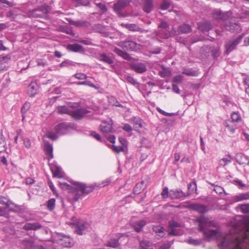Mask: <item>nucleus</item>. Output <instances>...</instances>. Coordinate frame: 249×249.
Instances as JSON below:
<instances>
[{"label":"nucleus","mask_w":249,"mask_h":249,"mask_svg":"<svg viewBox=\"0 0 249 249\" xmlns=\"http://www.w3.org/2000/svg\"><path fill=\"white\" fill-rule=\"evenodd\" d=\"M44 151L46 155L49 157V159L53 158V147L51 144L49 142H44Z\"/></svg>","instance_id":"23"},{"label":"nucleus","mask_w":249,"mask_h":249,"mask_svg":"<svg viewBox=\"0 0 249 249\" xmlns=\"http://www.w3.org/2000/svg\"><path fill=\"white\" fill-rule=\"evenodd\" d=\"M228 156L229 158H224L219 160L220 165L224 166L231 162L232 158L231 155H229Z\"/></svg>","instance_id":"51"},{"label":"nucleus","mask_w":249,"mask_h":249,"mask_svg":"<svg viewBox=\"0 0 249 249\" xmlns=\"http://www.w3.org/2000/svg\"><path fill=\"white\" fill-rule=\"evenodd\" d=\"M126 81L134 86L139 87V83L132 77L130 76H127L126 77Z\"/></svg>","instance_id":"54"},{"label":"nucleus","mask_w":249,"mask_h":249,"mask_svg":"<svg viewBox=\"0 0 249 249\" xmlns=\"http://www.w3.org/2000/svg\"><path fill=\"white\" fill-rule=\"evenodd\" d=\"M91 111L84 108L71 110L70 115L76 120H81L85 115L90 113Z\"/></svg>","instance_id":"10"},{"label":"nucleus","mask_w":249,"mask_h":249,"mask_svg":"<svg viewBox=\"0 0 249 249\" xmlns=\"http://www.w3.org/2000/svg\"><path fill=\"white\" fill-rule=\"evenodd\" d=\"M75 230L77 234L82 235L84 234L87 231V227L84 223L78 222L77 223Z\"/></svg>","instance_id":"29"},{"label":"nucleus","mask_w":249,"mask_h":249,"mask_svg":"<svg viewBox=\"0 0 249 249\" xmlns=\"http://www.w3.org/2000/svg\"><path fill=\"white\" fill-rule=\"evenodd\" d=\"M182 73L188 76H195L196 72L192 69H185L182 71Z\"/></svg>","instance_id":"59"},{"label":"nucleus","mask_w":249,"mask_h":249,"mask_svg":"<svg viewBox=\"0 0 249 249\" xmlns=\"http://www.w3.org/2000/svg\"><path fill=\"white\" fill-rule=\"evenodd\" d=\"M140 5L142 10L146 13H151L154 9L153 0H139Z\"/></svg>","instance_id":"11"},{"label":"nucleus","mask_w":249,"mask_h":249,"mask_svg":"<svg viewBox=\"0 0 249 249\" xmlns=\"http://www.w3.org/2000/svg\"><path fill=\"white\" fill-rule=\"evenodd\" d=\"M20 243L24 249H34L36 245L34 240L31 238L22 240Z\"/></svg>","instance_id":"20"},{"label":"nucleus","mask_w":249,"mask_h":249,"mask_svg":"<svg viewBox=\"0 0 249 249\" xmlns=\"http://www.w3.org/2000/svg\"><path fill=\"white\" fill-rule=\"evenodd\" d=\"M42 228V224L38 222L26 223L22 229L25 231H37Z\"/></svg>","instance_id":"15"},{"label":"nucleus","mask_w":249,"mask_h":249,"mask_svg":"<svg viewBox=\"0 0 249 249\" xmlns=\"http://www.w3.org/2000/svg\"><path fill=\"white\" fill-rule=\"evenodd\" d=\"M240 18H249V8L245 7L241 10Z\"/></svg>","instance_id":"47"},{"label":"nucleus","mask_w":249,"mask_h":249,"mask_svg":"<svg viewBox=\"0 0 249 249\" xmlns=\"http://www.w3.org/2000/svg\"><path fill=\"white\" fill-rule=\"evenodd\" d=\"M117 45L125 51H136L139 46L136 42L131 40L122 41L118 42Z\"/></svg>","instance_id":"7"},{"label":"nucleus","mask_w":249,"mask_h":249,"mask_svg":"<svg viewBox=\"0 0 249 249\" xmlns=\"http://www.w3.org/2000/svg\"><path fill=\"white\" fill-rule=\"evenodd\" d=\"M57 111L59 114H67L70 115L71 110H69L66 106H59L57 108Z\"/></svg>","instance_id":"41"},{"label":"nucleus","mask_w":249,"mask_h":249,"mask_svg":"<svg viewBox=\"0 0 249 249\" xmlns=\"http://www.w3.org/2000/svg\"><path fill=\"white\" fill-rule=\"evenodd\" d=\"M171 5V1H162L160 5V9L162 10L167 9Z\"/></svg>","instance_id":"56"},{"label":"nucleus","mask_w":249,"mask_h":249,"mask_svg":"<svg viewBox=\"0 0 249 249\" xmlns=\"http://www.w3.org/2000/svg\"><path fill=\"white\" fill-rule=\"evenodd\" d=\"M243 240L236 238L235 241L231 244L228 240H224L221 243V246L225 249H243Z\"/></svg>","instance_id":"4"},{"label":"nucleus","mask_w":249,"mask_h":249,"mask_svg":"<svg viewBox=\"0 0 249 249\" xmlns=\"http://www.w3.org/2000/svg\"><path fill=\"white\" fill-rule=\"evenodd\" d=\"M189 193L185 194L181 190H170L169 191V197L172 199H181L188 196Z\"/></svg>","instance_id":"14"},{"label":"nucleus","mask_w":249,"mask_h":249,"mask_svg":"<svg viewBox=\"0 0 249 249\" xmlns=\"http://www.w3.org/2000/svg\"><path fill=\"white\" fill-rule=\"evenodd\" d=\"M120 243L118 241V239L110 238L107 242V247H112L116 248L119 247Z\"/></svg>","instance_id":"39"},{"label":"nucleus","mask_w":249,"mask_h":249,"mask_svg":"<svg viewBox=\"0 0 249 249\" xmlns=\"http://www.w3.org/2000/svg\"><path fill=\"white\" fill-rule=\"evenodd\" d=\"M130 4L129 0H118L113 4L114 11L119 17H125V14L122 12V10L128 6Z\"/></svg>","instance_id":"3"},{"label":"nucleus","mask_w":249,"mask_h":249,"mask_svg":"<svg viewBox=\"0 0 249 249\" xmlns=\"http://www.w3.org/2000/svg\"><path fill=\"white\" fill-rule=\"evenodd\" d=\"M0 204L5 205L10 211L12 212H18L20 209L18 205L14 203L3 196H0Z\"/></svg>","instance_id":"8"},{"label":"nucleus","mask_w":249,"mask_h":249,"mask_svg":"<svg viewBox=\"0 0 249 249\" xmlns=\"http://www.w3.org/2000/svg\"><path fill=\"white\" fill-rule=\"evenodd\" d=\"M188 208L200 214H204L208 211V207L201 204L190 203L189 204Z\"/></svg>","instance_id":"12"},{"label":"nucleus","mask_w":249,"mask_h":249,"mask_svg":"<svg viewBox=\"0 0 249 249\" xmlns=\"http://www.w3.org/2000/svg\"><path fill=\"white\" fill-rule=\"evenodd\" d=\"M131 122L133 123L134 129L136 130L143 127L142 121L140 117H133L131 119Z\"/></svg>","instance_id":"26"},{"label":"nucleus","mask_w":249,"mask_h":249,"mask_svg":"<svg viewBox=\"0 0 249 249\" xmlns=\"http://www.w3.org/2000/svg\"><path fill=\"white\" fill-rule=\"evenodd\" d=\"M100 131L105 134L112 132V121L109 119L108 121H103L99 126Z\"/></svg>","instance_id":"13"},{"label":"nucleus","mask_w":249,"mask_h":249,"mask_svg":"<svg viewBox=\"0 0 249 249\" xmlns=\"http://www.w3.org/2000/svg\"><path fill=\"white\" fill-rule=\"evenodd\" d=\"M153 230L157 233V238H160L164 235V229L163 227L158 225L153 227Z\"/></svg>","instance_id":"32"},{"label":"nucleus","mask_w":249,"mask_h":249,"mask_svg":"<svg viewBox=\"0 0 249 249\" xmlns=\"http://www.w3.org/2000/svg\"><path fill=\"white\" fill-rule=\"evenodd\" d=\"M46 135H47V138H48L51 140H53V141H55L57 139V136L56 134L53 132L49 131L47 133Z\"/></svg>","instance_id":"64"},{"label":"nucleus","mask_w":249,"mask_h":249,"mask_svg":"<svg viewBox=\"0 0 249 249\" xmlns=\"http://www.w3.org/2000/svg\"><path fill=\"white\" fill-rule=\"evenodd\" d=\"M16 5L14 1H8L7 0H0V5H2L4 8L13 7Z\"/></svg>","instance_id":"40"},{"label":"nucleus","mask_w":249,"mask_h":249,"mask_svg":"<svg viewBox=\"0 0 249 249\" xmlns=\"http://www.w3.org/2000/svg\"><path fill=\"white\" fill-rule=\"evenodd\" d=\"M5 138L2 133L0 134V152H2L5 150Z\"/></svg>","instance_id":"49"},{"label":"nucleus","mask_w":249,"mask_h":249,"mask_svg":"<svg viewBox=\"0 0 249 249\" xmlns=\"http://www.w3.org/2000/svg\"><path fill=\"white\" fill-rule=\"evenodd\" d=\"M249 199V193H242L237 196H233V200L234 202H238L244 200Z\"/></svg>","instance_id":"34"},{"label":"nucleus","mask_w":249,"mask_h":249,"mask_svg":"<svg viewBox=\"0 0 249 249\" xmlns=\"http://www.w3.org/2000/svg\"><path fill=\"white\" fill-rule=\"evenodd\" d=\"M130 68L139 73H142L146 71L145 64L142 63H132L130 64Z\"/></svg>","instance_id":"16"},{"label":"nucleus","mask_w":249,"mask_h":249,"mask_svg":"<svg viewBox=\"0 0 249 249\" xmlns=\"http://www.w3.org/2000/svg\"><path fill=\"white\" fill-rule=\"evenodd\" d=\"M96 6L100 9L103 13H105L107 11V7L106 5L101 2L96 3Z\"/></svg>","instance_id":"63"},{"label":"nucleus","mask_w":249,"mask_h":249,"mask_svg":"<svg viewBox=\"0 0 249 249\" xmlns=\"http://www.w3.org/2000/svg\"><path fill=\"white\" fill-rule=\"evenodd\" d=\"M225 126L227 129V130L229 131L231 134H233L235 132V130L236 129V124L233 122H226Z\"/></svg>","instance_id":"38"},{"label":"nucleus","mask_w":249,"mask_h":249,"mask_svg":"<svg viewBox=\"0 0 249 249\" xmlns=\"http://www.w3.org/2000/svg\"><path fill=\"white\" fill-rule=\"evenodd\" d=\"M73 198L77 201L81 198L83 195H88L92 192L94 190V187L92 185L88 186L85 183L73 181Z\"/></svg>","instance_id":"1"},{"label":"nucleus","mask_w":249,"mask_h":249,"mask_svg":"<svg viewBox=\"0 0 249 249\" xmlns=\"http://www.w3.org/2000/svg\"><path fill=\"white\" fill-rule=\"evenodd\" d=\"M30 107V105L29 103H25L21 108V111L22 115V121L24 120L25 118L24 115L26 113L27 111L29 109Z\"/></svg>","instance_id":"52"},{"label":"nucleus","mask_w":249,"mask_h":249,"mask_svg":"<svg viewBox=\"0 0 249 249\" xmlns=\"http://www.w3.org/2000/svg\"><path fill=\"white\" fill-rule=\"evenodd\" d=\"M51 171L53 173V177L57 178H63L61 172V168L57 165H53L51 167Z\"/></svg>","instance_id":"25"},{"label":"nucleus","mask_w":249,"mask_h":249,"mask_svg":"<svg viewBox=\"0 0 249 249\" xmlns=\"http://www.w3.org/2000/svg\"><path fill=\"white\" fill-rule=\"evenodd\" d=\"M57 240L59 244L66 248H70L74 245L72 238L62 233L57 234Z\"/></svg>","instance_id":"6"},{"label":"nucleus","mask_w":249,"mask_h":249,"mask_svg":"<svg viewBox=\"0 0 249 249\" xmlns=\"http://www.w3.org/2000/svg\"><path fill=\"white\" fill-rule=\"evenodd\" d=\"M169 225L171 228L169 234L171 235H177L178 234L176 233V230L175 228L179 227L180 224L176 221H170L169 222Z\"/></svg>","instance_id":"31"},{"label":"nucleus","mask_w":249,"mask_h":249,"mask_svg":"<svg viewBox=\"0 0 249 249\" xmlns=\"http://www.w3.org/2000/svg\"><path fill=\"white\" fill-rule=\"evenodd\" d=\"M38 86L36 83L32 82L27 89L28 94L30 97H34L37 93Z\"/></svg>","instance_id":"21"},{"label":"nucleus","mask_w":249,"mask_h":249,"mask_svg":"<svg viewBox=\"0 0 249 249\" xmlns=\"http://www.w3.org/2000/svg\"><path fill=\"white\" fill-rule=\"evenodd\" d=\"M144 185V181H142L140 182H139L136 184L134 189H133V193L134 194H140L142 191L143 189Z\"/></svg>","instance_id":"37"},{"label":"nucleus","mask_w":249,"mask_h":249,"mask_svg":"<svg viewBox=\"0 0 249 249\" xmlns=\"http://www.w3.org/2000/svg\"><path fill=\"white\" fill-rule=\"evenodd\" d=\"M140 246L141 249H150L152 248L150 242L144 240L140 241Z\"/></svg>","instance_id":"42"},{"label":"nucleus","mask_w":249,"mask_h":249,"mask_svg":"<svg viewBox=\"0 0 249 249\" xmlns=\"http://www.w3.org/2000/svg\"><path fill=\"white\" fill-rule=\"evenodd\" d=\"M0 216H4L5 218L9 217V214L6 208L0 207Z\"/></svg>","instance_id":"57"},{"label":"nucleus","mask_w":249,"mask_h":249,"mask_svg":"<svg viewBox=\"0 0 249 249\" xmlns=\"http://www.w3.org/2000/svg\"><path fill=\"white\" fill-rule=\"evenodd\" d=\"M243 35H240L236 38L230 39L225 44V53L229 54L236 48L237 46L240 43L243 38Z\"/></svg>","instance_id":"2"},{"label":"nucleus","mask_w":249,"mask_h":249,"mask_svg":"<svg viewBox=\"0 0 249 249\" xmlns=\"http://www.w3.org/2000/svg\"><path fill=\"white\" fill-rule=\"evenodd\" d=\"M198 28L202 32L205 33L206 32H208L212 28V25L210 22L204 21L199 23L198 24Z\"/></svg>","instance_id":"27"},{"label":"nucleus","mask_w":249,"mask_h":249,"mask_svg":"<svg viewBox=\"0 0 249 249\" xmlns=\"http://www.w3.org/2000/svg\"><path fill=\"white\" fill-rule=\"evenodd\" d=\"M98 59L99 61L107 64L111 65L113 63V60L111 57L105 53L100 54L98 55Z\"/></svg>","instance_id":"22"},{"label":"nucleus","mask_w":249,"mask_h":249,"mask_svg":"<svg viewBox=\"0 0 249 249\" xmlns=\"http://www.w3.org/2000/svg\"><path fill=\"white\" fill-rule=\"evenodd\" d=\"M34 249H53V248L46 245L36 244Z\"/></svg>","instance_id":"61"},{"label":"nucleus","mask_w":249,"mask_h":249,"mask_svg":"<svg viewBox=\"0 0 249 249\" xmlns=\"http://www.w3.org/2000/svg\"><path fill=\"white\" fill-rule=\"evenodd\" d=\"M55 205V199L53 198L50 199L47 202V208L50 211H53Z\"/></svg>","instance_id":"50"},{"label":"nucleus","mask_w":249,"mask_h":249,"mask_svg":"<svg viewBox=\"0 0 249 249\" xmlns=\"http://www.w3.org/2000/svg\"><path fill=\"white\" fill-rule=\"evenodd\" d=\"M121 26L123 27H125L128 30L132 32H139L140 33H142L144 31V30H142V28H140L137 24H131V23H122L121 24Z\"/></svg>","instance_id":"17"},{"label":"nucleus","mask_w":249,"mask_h":249,"mask_svg":"<svg viewBox=\"0 0 249 249\" xmlns=\"http://www.w3.org/2000/svg\"><path fill=\"white\" fill-rule=\"evenodd\" d=\"M161 195L163 198H166L168 197H169V191L168 188L167 187H165L163 188Z\"/></svg>","instance_id":"62"},{"label":"nucleus","mask_w":249,"mask_h":249,"mask_svg":"<svg viewBox=\"0 0 249 249\" xmlns=\"http://www.w3.org/2000/svg\"><path fill=\"white\" fill-rule=\"evenodd\" d=\"M146 224V222L144 220H140L135 222L133 223L132 226L136 231L140 232L142 228Z\"/></svg>","instance_id":"30"},{"label":"nucleus","mask_w":249,"mask_h":249,"mask_svg":"<svg viewBox=\"0 0 249 249\" xmlns=\"http://www.w3.org/2000/svg\"><path fill=\"white\" fill-rule=\"evenodd\" d=\"M178 31L182 34H187L192 31V28L188 24H183L179 27Z\"/></svg>","instance_id":"36"},{"label":"nucleus","mask_w":249,"mask_h":249,"mask_svg":"<svg viewBox=\"0 0 249 249\" xmlns=\"http://www.w3.org/2000/svg\"><path fill=\"white\" fill-rule=\"evenodd\" d=\"M208 219L204 215H201L197 218V222L199 224V231H204V225L207 223Z\"/></svg>","instance_id":"28"},{"label":"nucleus","mask_w":249,"mask_h":249,"mask_svg":"<svg viewBox=\"0 0 249 249\" xmlns=\"http://www.w3.org/2000/svg\"><path fill=\"white\" fill-rule=\"evenodd\" d=\"M108 101L110 105L116 107H122V106L119 104L116 98L113 96H109L108 97Z\"/></svg>","instance_id":"46"},{"label":"nucleus","mask_w":249,"mask_h":249,"mask_svg":"<svg viewBox=\"0 0 249 249\" xmlns=\"http://www.w3.org/2000/svg\"><path fill=\"white\" fill-rule=\"evenodd\" d=\"M241 212L243 213H249V203L239 204L238 205Z\"/></svg>","instance_id":"48"},{"label":"nucleus","mask_w":249,"mask_h":249,"mask_svg":"<svg viewBox=\"0 0 249 249\" xmlns=\"http://www.w3.org/2000/svg\"><path fill=\"white\" fill-rule=\"evenodd\" d=\"M235 159L236 162L239 164L244 165L249 164V160L247 156L241 153H237L235 155Z\"/></svg>","instance_id":"19"},{"label":"nucleus","mask_w":249,"mask_h":249,"mask_svg":"<svg viewBox=\"0 0 249 249\" xmlns=\"http://www.w3.org/2000/svg\"><path fill=\"white\" fill-rule=\"evenodd\" d=\"M69 24L72 25H74L76 27H83L86 26L88 25V22L83 20H73L72 19H69L68 20Z\"/></svg>","instance_id":"35"},{"label":"nucleus","mask_w":249,"mask_h":249,"mask_svg":"<svg viewBox=\"0 0 249 249\" xmlns=\"http://www.w3.org/2000/svg\"><path fill=\"white\" fill-rule=\"evenodd\" d=\"M188 189L189 192H190V193H189L190 195L193 193L194 191H196V182H192L190 183L188 185Z\"/></svg>","instance_id":"55"},{"label":"nucleus","mask_w":249,"mask_h":249,"mask_svg":"<svg viewBox=\"0 0 249 249\" xmlns=\"http://www.w3.org/2000/svg\"><path fill=\"white\" fill-rule=\"evenodd\" d=\"M243 75L245 76L243 81V83L244 86H245V91L249 96V76L244 73H243Z\"/></svg>","instance_id":"44"},{"label":"nucleus","mask_w":249,"mask_h":249,"mask_svg":"<svg viewBox=\"0 0 249 249\" xmlns=\"http://www.w3.org/2000/svg\"><path fill=\"white\" fill-rule=\"evenodd\" d=\"M68 49L73 52L83 53L84 52L83 46L76 43L68 45Z\"/></svg>","instance_id":"24"},{"label":"nucleus","mask_w":249,"mask_h":249,"mask_svg":"<svg viewBox=\"0 0 249 249\" xmlns=\"http://www.w3.org/2000/svg\"><path fill=\"white\" fill-rule=\"evenodd\" d=\"M231 118L233 122L238 123L241 120V117L238 112L232 113L231 115Z\"/></svg>","instance_id":"53"},{"label":"nucleus","mask_w":249,"mask_h":249,"mask_svg":"<svg viewBox=\"0 0 249 249\" xmlns=\"http://www.w3.org/2000/svg\"><path fill=\"white\" fill-rule=\"evenodd\" d=\"M231 13L230 12H223L220 9H214L213 11V18L216 20H221L223 21L226 20L231 17Z\"/></svg>","instance_id":"9"},{"label":"nucleus","mask_w":249,"mask_h":249,"mask_svg":"<svg viewBox=\"0 0 249 249\" xmlns=\"http://www.w3.org/2000/svg\"><path fill=\"white\" fill-rule=\"evenodd\" d=\"M38 11H35V9L28 11V14L30 17L34 18H43V14L37 13Z\"/></svg>","instance_id":"43"},{"label":"nucleus","mask_w":249,"mask_h":249,"mask_svg":"<svg viewBox=\"0 0 249 249\" xmlns=\"http://www.w3.org/2000/svg\"><path fill=\"white\" fill-rule=\"evenodd\" d=\"M48 6L46 4H44L35 9V11L41 12L42 14L45 15L49 13Z\"/></svg>","instance_id":"45"},{"label":"nucleus","mask_w":249,"mask_h":249,"mask_svg":"<svg viewBox=\"0 0 249 249\" xmlns=\"http://www.w3.org/2000/svg\"><path fill=\"white\" fill-rule=\"evenodd\" d=\"M188 243L191 245H193L195 246H198L201 244V240L199 239H194L193 238H190L188 240Z\"/></svg>","instance_id":"58"},{"label":"nucleus","mask_w":249,"mask_h":249,"mask_svg":"<svg viewBox=\"0 0 249 249\" xmlns=\"http://www.w3.org/2000/svg\"><path fill=\"white\" fill-rule=\"evenodd\" d=\"M73 124L70 123H61L54 127L55 132L60 135L67 134L72 128Z\"/></svg>","instance_id":"5"},{"label":"nucleus","mask_w":249,"mask_h":249,"mask_svg":"<svg viewBox=\"0 0 249 249\" xmlns=\"http://www.w3.org/2000/svg\"><path fill=\"white\" fill-rule=\"evenodd\" d=\"M76 84L78 85H88L92 88H95V85L91 83L90 81H84L82 82H78L76 83Z\"/></svg>","instance_id":"60"},{"label":"nucleus","mask_w":249,"mask_h":249,"mask_svg":"<svg viewBox=\"0 0 249 249\" xmlns=\"http://www.w3.org/2000/svg\"><path fill=\"white\" fill-rule=\"evenodd\" d=\"M204 233V236L208 238H214L216 237L217 235V232L214 230H210L206 231L205 228L204 231H201Z\"/></svg>","instance_id":"33"},{"label":"nucleus","mask_w":249,"mask_h":249,"mask_svg":"<svg viewBox=\"0 0 249 249\" xmlns=\"http://www.w3.org/2000/svg\"><path fill=\"white\" fill-rule=\"evenodd\" d=\"M225 28L227 30L231 32L238 31L241 30L240 26L239 24L232 21H229L225 24Z\"/></svg>","instance_id":"18"}]
</instances>
